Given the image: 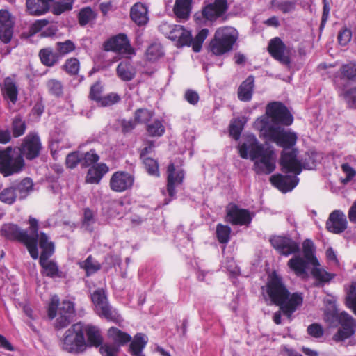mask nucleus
<instances>
[{
	"instance_id": "1",
	"label": "nucleus",
	"mask_w": 356,
	"mask_h": 356,
	"mask_svg": "<svg viewBox=\"0 0 356 356\" xmlns=\"http://www.w3.org/2000/svg\"><path fill=\"white\" fill-rule=\"evenodd\" d=\"M293 122V115L284 105L273 102L266 107V115L255 121L254 127L259 131L261 136L284 149L280 161L282 170L300 174L302 170V163L298 159V150L292 148L296 143L297 134L280 126H289Z\"/></svg>"
},
{
	"instance_id": "2",
	"label": "nucleus",
	"mask_w": 356,
	"mask_h": 356,
	"mask_svg": "<svg viewBox=\"0 0 356 356\" xmlns=\"http://www.w3.org/2000/svg\"><path fill=\"white\" fill-rule=\"evenodd\" d=\"M272 246L281 254H293L288 261V266L294 273L302 278L307 277V270L312 264V241L306 240L303 243V251L299 252V245L290 238L275 236L270 238Z\"/></svg>"
},
{
	"instance_id": "3",
	"label": "nucleus",
	"mask_w": 356,
	"mask_h": 356,
	"mask_svg": "<svg viewBox=\"0 0 356 356\" xmlns=\"http://www.w3.org/2000/svg\"><path fill=\"white\" fill-rule=\"evenodd\" d=\"M241 158L253 161L257 174H270L275 168L276 156L274 148L268 143H260L255 136L250 134L238 146Z\"/></svg>"
},
{
	"instance_id": "4",
	"label": "nucleus",
	"mask_w": 356,
	"mask_h": 356,
	"mask_svg": "<svg viewBox=\"0 0 356 356\" xmlns=\"http://www.w3.org/2000/svg\"><path fill=\"white\" fill-rule=\"evenodd\" d=\"M266 293L272 303L278 305L283 314L291 318L293 313L302 303V296L297 293L290 295L281 277L274 273L266 285Z\"/></svg>"
},
{
	"instance_id": "5",
	"label": "nucleus",
	"mask_w": 356,
	"mask_h": 356,
	"mask_svg": "<svg viewBox=\"0 0 356 356\" xmlns=\"http://www.w3.org/2000/svg\"><path fill=\"white\" fill-rule=\"evenodd\" d=\"M28 230L22 229L17 225L13 223L4 224L1 228V235L10 241H17L22 243L27 248L31 257L33 259L39 257L38 243L40 241V232H38V220L29 216Z\"/></svg>"
},
{
	"instance_id": "6",
	"label": "nucleus",
	"mask_w": 356,
	"mask_h": 356,
	"mask_svg": "<svg viewBox=\"0 0 356 356\" xmlns=\"http://www.w3.org/2000/svg\"><path fill=\"white\" fill-rule=\"evenodd\" d=\"M42 250L39 263L42 267V274L51 278H63L64 273L59 270L57 263L49 259L54 254V243L49 241V236L44 232H40V241L38 243Z\"/></svg>"
},
{
	"instance_id": "7",
	"label": "nucleus",
	"mask_w": 356,
	"mask_h": 356,
	"mask_svg": "<svg viewBox=\"0 0 356 356\" xmlns=\"http://www.w3.org/2000/svg\"><path fill=\"white\" fill-rule=\"evenodd\" d=\"M237 38L238 32L234 28H219L216 30L213 39L210 42L209 49L215 55H222L232 49Z\"/></svg>"
},
{
	"instance_id": "8",
	"label": "nucleus",
	"mask_w": 356,
	"mask_h": 356,
	"mask_svg": "<svg viewBox=\"0 0 356 356\" xmlns=\"http://www.w3.org/2000/svg\"><path fill=\"white\" fill-rule=\"evenodd\" d=\"M62 348L68 353H79L87 348L84 337L83 324L77 323L72 325L64 334Z\"/></svg>"
},
{
	"instance_id": "9",
	"label": "nucleus",
	"mask_w": 356,
	"mask_h": 356,
	"mask_svg": "<svg viewBox=\"0 0 356 356\" xmlns=\"http://www.w3.org/2000/svg\"><path fill=\"white\" fill-rule=\"evenodd\" d=\"M24 166L22 156L8 147L0 149V172L5 177L18 173Z\"/></svg>"
},
{
	"instance_id": "10",
	"label": "nucleus",
	"mask_w": 356,
	"mask_h": 356,
	"mask_svg": "<svg viewBox=\"0 0 356 356\" xmlns=\"http://www.w3.org/2000/svg\"><path fill=\"white\" fill-rule=\"evenodd\" d=\"M91 298L95 305V312L100 317L111 321H117L120 318L117 310L108 304L106 295L103 289L95 290L92 294Z\"/></svg>"
},
{
	"instance_id": "11",
	"label": "nucleus",
	"mask_w": 356,
	"mask_h": 356,
	"mask_svg": "<svg viewBox=\"0 0 356 356\" xmlns=\"http://www.w3.org/2000/svg\"><path fill=\"white\" fill-rule=\"evenodd\" d=\"M108 337L114 343H106L100 346L99 351L102 356H117L119 347L131 341V337L120 330L112 327L108 331Z\"/></svg>"
},
{
	"instance_id": "12",
	"label": "nucleus",
	"mask_w": 356,
	"mask_h": 356,
	"mask_svg": "<svg viewBox=\"0 0 356 356\" xmlns=\"http://www.w3.org/2000/svg\"><path fill=\"white\" fill-rule=\"evenodd\" d=\"M332 316L341 326L333 335L332 339L335 342H344L346 339H350L354 334L356 330V321L346 312L338 313L334 311Z\"/></svg>"
},
{
	"instance_id": "13",
	"label": "nucleus",
	"mask_w": 356,
	"mask_h": 356,
	"mask_svg": "<svg viewBox=\"0 0 356 356\" xmlns=\"http://www.w3.org/2000/svg\"><path fill=\"white\" fill-rule=\"evenodd\" d=\"M42 145L40 138L36 134H29L24 139L21 146L18 148L19 155L32 160L40 154Z\"/></svg>"
},
{
	"instance_id": "14",
	"label": "nucleus",
	"mask_w": 356,
	"mask_h": 356,
	"mask_svg": "<svg viewBox=\"0 0 356 356\" xmlns=\"http://www.w3.org/2000/svg\"><path fill=\"white\" fill-rule=\"evenodd\" d=\"M105 49L106 51H113L118 52L125 56H131L135 54L134 49L131 46L130 41L126 34L120 33L110 38L105 43Z\"/></svg>"
},
{
	"instance_id": "15",
	"label": "nucleus",
	"mask_w": 356,
	"mask_h": 356,
	"mask_svg": "<svg viewBox=\"0 0 356 356\" xmlns=\"http://www.w3.org/2000/svg\"><path fill=\"white\" fill-rule=\"evenodd\" d=\"M253 215L247 209L240 208L234 204H230L227 208V220L235 225H248Z\"/></svg>"
},
{
	"instance_id": "16",
	"label": "nucleus",
	"mask_w": 356,
	"mask_h": 356,
	"mask_svg": "<svg viewBox=\"0 0 356 356\" xmlns=\"http://www.w3.org/2000/svg\"><path fill=\"white\" fill-rule=\"evenodd\" d=\"M167 191L168 195L173 198L176 195L175 188L181 185L184 177V172L181 165L171 163L168 167Z\"/></svg>"
},
{
	"instance_id": "17",
	"label": "nucleus",
	"mask_w": 356,
	"mask_h": 356,
	"mask_svg": "<svg viewBox=\"0 0 356 356\" xmlns=\"http://www.w3.org/2000/svg\"><path fill=\"white\" fill-rule=\"evenodd\" d=\"M134 175L124 171H118L110 179L109 186L113 191L122 193L130 189L134 183Z\"/></svg>"
},
{
	"instance_id": "18",
	"label": "nucleus",
	"mask_w": 356,
	"mask_h": 356,
	"mask_svg": "<svg viewBox=\"0 0 356 356\" xmlns=\"http://www.w3.org/2000/svg\"><path fill=\"white\" fill-rule=\"evenodd\" d=\"M0 86L3 99L11 108L18 100L19 87L15 76L6 77Z\"/></svg>"
},
{
	"instance_id": "19",
	"label": "nucleus",
	"mask_w": 356,
	"mask_h": 356,
	"mask_svg": "<svg viewBox=\"0 0 356 356\" xmlns=\"http://www.w3.org/2000/svg\"><path fill=\"white\" fill-rule=\"evenodd\" d=\"M14 19L8 10H0V40L8 44L13 35Z\"/></svg>"
},
{
	"instance_id": "20",
	"label": "nucleus",
	"mask_w": 356,
	"mask_h": 356,
	"mask_svg": "<svg viewBox=\"0 0 356 356\" xmlns=\"http://www.w3.org/2000/svg\"><path fill=\"white\" fill-rule=\"evenodd\" d=\"M336 277V274L327 271L313 254V286L323 287Z\"/></svg>"
},
{
	"instance_id": "21",
	"label": "nucleus",
	"mask_w": 356,
	"mask_h": 356,
	"mask_svg": "<svg viewBox=\"0 0 356 356\" xmlns=\"http://www.w3.org/2000/svg\"><path fill=\"white\" fill-rule=\"evenodd\" d=\"M284 172V171L282 169ZM285 173H292V172H285ZM293 175H283L281 174L274 175L270 177V181L276 188L283 193L292 191L298 184L299 179L297 177L298 174L293 172Z\"/></svg>"
},
{
	"instance_id": "22",
	"label": "nucleus",
	"mask_w": 356,
	"mask_h": 356,
	"mask_svg": "<svg viewBox=\"0 0 356 356\" xmlns=\"http://www.w3.org/2000/svg\"><path fill=\"white\" fill-rule=\"evenodd\" d=\"M227 10V0H214L213 3H209L203 8L202 13L206 19L215 21L224 15Z\"/></svg>"
},
{
	"instance_id": "23",
	"label": "nucleus",
	"mask_w": 356,
	"mask_h": 356,
	"mask_svg": "<svg viewBox=\"0 0 356 356\" xmlns=\"http://www.w3.org/2000/svg\"><path fill=\"white\" fill-rule=\"evenodd\" d=\"M348 227L347 218L341 210H334L326 222L327 229L334 234L343 232Z\"/></svg>"
},
{
	"instance_id": "24",
	"label": "nucleus",
	"mask_w": 356,
	"mask_h": 356,
	"mask_svg": "<svg viewBox=\"0 0 356 356\" xmlns=\"http://www.w3.org/2000/svg\"><path fill=\"white\" fill-rule=\"evenodd\" d=\"M169 39L177 42V46H190L192 42V35L183 26L174 25Z\"/></svg>"
},
{
	"instance_id": "25",
	"label": "nucleus",
	"mask_w": 356,
	"mask_h": 356,
	"mask_svg": "<svg viewBox=\"0 0 356 356\" xmlns=\"http://www.w3.org/2000/svg\"><path fill=\"white\" fill-rule=\"evenodd\" d=\"M131 19L138 26L145 25L149 21L147 7L140 3H136L131 8Z\"/></svg>"
},
{
	"instance_id": "26",
	"label": "nucleus",
	"mask_w": 356,
	"mask_h": 356,
	"mask_svg": "<svg viewBox=\"0 0 356 356\" xmlns=\"http://www.w3.org/2000/svg\"><path fill=\"white\" fill-rule=\"evenodd\" d=\"M285 45L279 38H275L270 40L268 45V51L276 60L287 63L289 58L284 54Z\"/></svg>"
},
{
	"instance_id": "27",
	"label": "nucleus",
	"mask_w": 356,
	"mask_h": 356,
	"mask_svg": "<svg viewBox=\"0 0 356 356\" xmlns=\"http://www.w3.org/2000/svg\"><path fill=\"white\" fill-rule=\"evenodd\" d=\"M254 88V77L248 76L239 86L237 91L238 98L242 102H250L252 99Z\"/></svg>"
},
{
	"instance_id": "28",
	"label": "nucleus",
	"mask_w": 356,
	"mask_h": 356,
	"mask_svg": "<svg viewBox=\"0 0 356 356\" xmlns=\"http://www.w3.org/2000/svg\"><path fill=\"white\" fill-rule=\"evenodd\" d=\"M108 172V167L105 163H99L89 168L86 181L88 184H97L101 179Z\"/></svg>"
},
{
	"instance_id": "29",
	"label": "nucleus",
	"mask_w": 356,
	"mask_h": 356,
	"mask_svg": "<svg viewBox=\"0 0 356 356\" xmlns=\"http://www.w3.org/2000/svg\"><path fill=\"white\" fill-rule=\"evenodd\" d=\"M84 334L87 336V346H100L102 343V337L99 329L92 325H84Z\"/></svg>"
},
{
	"instance_id": "30",
	"label": "nucleus",
	"mask_w": 356,
	"mask_h": 356,
	"mask_svg": "<svg viewBox=\"0 0 356 356\" xmlns=\"http://www.w3.org/2000/svg\"><path fill=\"white\" fill-rule=\"evenodd\" d=\"M52 0H26V8L32 15H41L46 13Z\"/></svg>"
},
{
	"instance_id": "31",
	"label": "nucleus",
	"mask_w": 356,
	"mask_h": 356,
	"mask_svg": "<svg viewBox=\"0 0 356 356\" xmlns=\"http://www.w3.org/2000/svg\"><path fill=\"white\" fill-rule=\"evenodd\" d=\"M192 8V0H176L174 6L175 16L180 20L188 19Z\"/></svg>"
},
{
	"instance_id": "32",
	"label": "nucleus",
	"mask_w": 356,
	"mask_h": 356,
	"mask_svg": "<svg viewBox=\"0 0 356 356\" xmlns=\"http://www.w3.org/2000/svg\"><path fill=\"white\" fill-rule=\"evenodd\" d=\"M147 337L143 333L135 335L129 346V351L133 356H145L143 350L147 343Z\"/></svg>"
},
{
	"instance_id": "33",
	"label": "nucleus",
	"mask_w": 356,
	"mask_h": 356,
	"mask_svg": "<svg viewBox=\"0 0 356 356\" xmlns=\"http://www.w3.org/2000/svg\"><path fill=\"white\" fill-rule=\"evenodd\" d=\"M118 76L123 81H131L135 76L136 71L129 60L120 63L117 67Z\"/></svg>"
},
{
	"instance_id": "34",
	"label": "nucleus",
	"mask_w": 356,
	"mask_h": 356,
	"mask_svg": "<svg viewBox=\"0 0 356 356\" xmlns=\"http://www.w3.org/2000/svg\"><path fill=\"white\" fill-rule=\"evenodd\" d=\"M39 56L41 63L47 67L55 65L60 60V55L57 52H54L51 49H42L39 52Z\"/></svg>"
},
{
	"instance_id": "35",
	"label": "nucleus",
	"mask_w": 356,
	"mask_h": 356,
	"mask_svg": "<svg viewBox=\"0 0 356 356\" xmlns=\"http://www.w3.org/2000/svg\"><path fill=\"white\" fill-rule=\"evenodd\" d=\"M33 181L30 178H25L20 183L13 186L17 197H19V199L26 198L33 191Z\"/></svg>"
},
{
	"instance_id": "36",
	"label": "nucleus",
	"mask_w": 356,
	"mask_h": 356,
	"mask_svg": "<svg viewBox=\"0 0 356 356\" xmlns=\"http://www.w3.org/2000/svg\"><path fill=\"white\" fill-rule=\"evenodd\" d=\"M146 131L148 135L152 137H161L164 134L165 129L163 121L155 119L147 124Z\"/></svg>"
},
{
	"instance_id": "37",
	"label": "nucleus",
	"mask_w": 356,
	"mask_h": 356,
	"mask_svg": "<svg viewBox=\"0 0 356 356\" xmlns=\"http://www.w3.org/2000/svg\"><path fill=\"white\" fill-rule=\"evenodd\" d=\"M272 6L283 13H289L295 10L296 0H273Z\"/></svg>"
},
{
	"instance_id": "38",
	"label": "nucleus",
	"mask_w": 356,
	"mask_h": 356,
	"mask_svg": "<svg viewBox=\"0 0 356 356\" xmlns=\"http://www.w3.org/2000/svg\"><path fill=\"white\" fill-rule=\"evenodd\" d=\"M340 72L342 78L356 82V62H350L342 65Z\"/></svg>"
},
{
	"instance_id": "39",
	"label": "nucleus",
	"mask_w": 356,
	"mask_h": 356,
	"mask_svg": "<svg viewBox=\"0 0 356 356\" xmlns=\"http://www.w3.org/2000/svg\"><path fill=\"white\" fill-rule=\"evenodd\" d=\"M11 129L15 138H18L25 133L26 122L20 115H17L13 119Z\"/></svg>"
},
{
	"instance_id": "40",
	"label": "nucleus",
	"mask_w": 356,
	"mask_h": 356,
	"mask_svg": "<svg viewBox=\"0 0 356 356\" xmlns=\"http://www.w3.org/2000/svg\"><path fill=\"white\" fill-rule=\"evenodd\" d=\"M216 234L219 243L227 244L230 240L231 228L228 225L219 223L216 226Z\"/></svg>"
},
{
	"instance_id": "41",
	"label": "nucleus",
	"mask_w": 356,
	"mask_h": 356,
	"mask_svg": "<svg viewBox=\"0 0 356 356\" xmlns=\"http://www.w3.org/2000/svg\"><path fill=\"white\" fill-rule=\"evenodd\" d=\"M80 267L83 268L86 275L89 276L100 269V264L90 255L85 261L80 263Z\"/></svg>"
},
{
	"instance_id": "42",
	"label": "nucleus",
	"mask_w": 356,
	"mask_h": 356,
	"mask_svg": "<svg viewBox=\"0 0 356 356\" xmlns=\"http://www.w3.org/2000/svg\"><path fill=\"white\" fill-rule=\"evenodd\" d=\"M46 86L50 94L56 97H60L63 93L62 83L55 79H49L46 83Z\"/></svg>"
},
{
	"instance_id": "43",
	"label": "nucleus",
	"mask_w": 356,
	"mask_h": 356,
	"mask_svg": "<svg viewBox=\"0 0 356 356\" xmlns=\"http://www.w3.org/2000/svg\"><path fill=\"white\" fill-rule=\"evenodd\" d=\"M96 17L95 13L90 7L82 8L79 13V22L80 25L85 26Z\"/></svg>"
},
{
	"instance_id": "44",
	"label": "nucleus",
	"mask_w": 356,
	"mask_h": 356,
	"mask_svg": "<svg viewBox=\"0 0 356 356\" xmlns=\"http://www.w3.org/2000/svg\"><path fill=\"white\" fill-rule=\"evenodd\" d=\"M16 199V191L13 186L6 188L0 192V200L3 203L12 204Z\"/></svg>"
},
{
	"instance_id": "45",
	"label": "nucleus",
	"mask_w": 356,
	"mask_h": 356,
	"mask_svg": "<svg viewBox=\"0 0 356 356\" xmlns=\"http://www.w3.org/2000/svg\"><path fill=\"white\" fill-rule=\"evenodd\" d=\"M208 34L209 30L207 29H202L194 39L192 38L191 45H192L193 50L195 52H199L201 50L203 42L207 37Z\"/></svg>"
},
{
	"instance_id": "46",
	"label": "nucleus",
	"mask_w": 356,
	"mask_h": 356,
	"mask_svg": "<svg viewBox=\"0 0 356 356\" xmlns=\"http://www.w3.org/2000/svg\"><path fill=\"white\" fill-rule=\"evenodd\" d=\"M153 115L154 113L146 108L137 109L134 113L135 122L140 124L145 123L147 124L150 122Z\"/></svg>"
},
{
	"instance_id": "47",
	"label": "nucleus",
	"mask_w": 356,
	"mask_h": 356,
	"mask_svg": "<svg viewBox=\"0 0 356 356\" xmlns=\"http://www.w3.org/2000/svg\"><path fill=\"white\" fill-rule=\"evenodd\" d=\"M163 55L162 47L160 44H151L146 51L147 59L150 61H155Z\"/></svg>"
},
{
	"instance_id": "48",
	"label": "nucleus",
	"mask_w": 356,
	"mask_h": 356,
	"mask_svg": "<svg viewBox=\"0 0 356 356\" xmlns=\"http://www.w3.org/2000/svg\"><path fill=\"white\" fill-rule=\"evenodd\" d=\"M99 159L98 154L92 149L86 153H81V167L86 168L97 162Z\"/></svg>"
},
{
	"instance_id": "49",
	"label": "nucleus",
	"mask_w": 356,
	"mask_h": 356,
	"mask_svg": "<svg viewBox=\"0 0 356 356\" xmlns=\"http://www.w3.org/2000/svg\"><path fill=\"white\" fill-rule=\"evenodd\" d=\"M95 222V218L94 216V213L92 210L88 208H86L83 211V217L82 225L83 227L88 231H92L93 225Z\"/></svg>"
},
{
	"instance_id": "50",
	"label": "nucleus",
	"mask_w": 356,
	"mask_h": 356,
	"mask_svg": "<svg viewBox=\"0 0 356 356\" xmlns=\"http://www.w3.org/2000/svg\"><path fill=\"white\" fill-rule=\"evenodd\" d=\"M143 162L149 175L159 177V164L156 160L152 158H144Z\"/></svg>"
},
{
	"instance_id": "51",
	"label": "nucleus",
	"mask_w": 356,
	"mask_h": 356,
	"mask_svg": "<svg viewBox=\"0 0 356 356\" xmlns=\"http://www.w3.org/2000/svg\"><path fill=\"white\" fill-rule=\"evenodd\" d=\"M56 49L58 54L60 55V58L65 56L75 49V44L73 42L70 40H67L65 42H58L56 43Z\"/></svg>"
},
{
	"instance_id": "52",
	"label": "nucleus",
	"mask_w": 356,
	"mask_h": 356,
	"mask_svg": "<svg viewBox=\"0 0 356 356\" xmlns=\"http://www.w3.org/2000/svg\"><path fill=\"white\" fill-rule=\"evenodd\" d=\"M65 163L68 168L74 169L79 163L81 165V153L79 152H73L67 154L65 159Z\"/></svg>"
},
{
	"instance_id": "53",
	"label": "nucleus",
	"mask_w": 356,
	"mask_h": 356,
	"mask_svg": "<svg viewBox=\"0 0 356 356\" xmlns=\"http://www.w3.org/2000/svg\"><path fill=\"white\" fill-rule=\"evenodd\" d=\"M73 2V0H62L55 3L53 8L54 13L60 15L65 11L72 10Z\"/></svg>"
},
{
	"instance_id": "54",
	"label": "nucleus",
	"mask_w": 356,
	"mask_h": 356,
	"mask_svg": "<svg viewBox=\"0 0 356 356\" xmlns=\"http://www.w3.org/2000/svg\"><path fill=\"white\" fill-rule=\"evenodd\" d=\"M63 67L67 73L76 74L79 70V61L76 58H70L65 61Z\"/></svg>"
},
{
	"instance_id": "55",
	"label": "nucleus",
	"mask_w": 356,
	"mask_h": 356,
	"mask_svg": "<svg viewBox=\"0 0 356 356\" xmlns=\"http://www.w3.org/2000/svg\"><path fill=\"white\" fill-rule=\"evenodd\" d=\"M58 313L62 314H69V316H74L75 315L74 303L68 300H63L60 307L58 309Z\"/></svg>"
},
{
	"instance_id": "56",
	"label": "nucleus",
	"mask_w": 356,
	"mask_h": 356,
	"mask_svg": "<svg viewBox=\"0 0 356 356\" xmlns=\"http://www.w3.org/2000/svg\"><path fill=\"white\" fill-rule=\"evenodd\" d=\"M346 302L348 307L350 308L354 314H356V286L352 284L349 293L346 298Z\"/></svg>"
},
{
	"instance_id": "57",
	"label": "nucleus",
	"mask_w": 356,
	"mask_h": 356,
	"mask_svg": "<svg viewBox=\"0 0 356 356\" xmlns=\"http://www.w3.org/2000/svg\"><path fill=\"white\" fill-rule=\"evenodd\" d=\"M59 298L58 296L54 295L51 298L50 302L48 306V316L50 319L56 317L57 311L58 310Z\"/></svg>"
},
{
	"instance_id": "58",
	"label": "nucleus",
	"mask_w": 356,
	"mask_h": 356,
	"mask_svg": "<svg viewBox=\"0 0 356 356\" xmlns=\"http://www.w3.org/2000/svg\"><path fill=\"white\" fill-rule=\"evenodd\" d=\"M344 99L350 108L356 109V87L347 90L344 92Z\"/></svg>"
},
{
	"instance_id": "59",
	"label": "nucleus",
	"mask_w": 356,
	"mask_h": 356,
	"mask_svg": "<svg viewBox=\"0 0 356 356\" xmlns=\"http://www.w3.org/2000/svg\"><path fill=\"white\" fill-rule=\"evenodd\" d=\"M352 38V32L350 29L345 27L342 29L338 33L337 39L340 45L346 46L348 44Z\"/></svg>"
},
{
	"instance_id": "60",
	"label": "nucleus",
	"mask_w": 356,
	"mask_h": 356,
	"mask_svg": "<svg viewBox=\"0 0 356 356\" xmlns=\"http://www.w3.org/2000/svg\"><path fill=\"white\" fill-rule=\"evenodd\" d=\"M341 168L346 174V177L341 179V182L346 184L353 179V177L356 175V171L348 163H343Z\"/></svg>"
},
{
	"instance_id": "61",
	"label": "nucleus",
	"mask_w": 356,
	"mask_h": 356,
	"mask_svg": "<svg viewBox=\"0 0 356 356\" xmlns=\"http://www.w3.org/2000/svg\"><path fill=\"white\" fill-rule=\"evenodd\" d=\"M243 127L241 120H234L229 126V134L235 140L240 138Z\"/></svg>"
},
{
	"instance_id": "62",
	"label": "nucleus",
	"mask_w": 356,
	"mask_h": 356,
	"mask_svg": "<svg viewBox=\"0 0 356 356\" xmlns=\"http://www.w3.org/2000/svg\"><path fill=\"white\" fill-rule=\"evenodd\" d=\"M58 317L56 321V328L62 329L66 327L72 321L74 316L69 314H62L58 313Z\"/></svg>"
},
{
	"instance_id": "63",
	"label": "nucleus",
	"mask_w": 356,
	"mask_h": 356,
	"mask_svg": "<svg viewBox=\"0 0 356 356\" xmlns=\"http://www.w3.org/2000/svg\"><path fill=\"white\" fill-rule=\"evenodd\" d=\"M120 100V97L115 93H110L104 97H102L99 104L103 106H107L117 103Z\"/></svg>"
},
{
	"instance_id": "64",
	"label": "nucleus",
	"mask_w": 356,
	"mask_h": 356,
	"mask_svg": "<svg viewBox=\"0 0 356 356\" xmlns=\"http://www.w3.org/2000/svg\"><path fill=\"white\" fill-rule=\"evenodd\" d=\"M102 86L99 83H96L91 87L90 97L92 100H95L99 103L102 97Z\"/></svg>"
}]
</instances>
